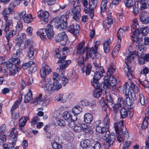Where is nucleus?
<instances>
[{"label":"nucleus","mask_w":149,"mask_h":149,"mask_svg":"<svg viewBox=\"0 0 149 149\" xmlns=\"http://www.w3.org/2000/svg\"><path fill=\"white\" fill-rule=\"evenodd\" d=\"M96 130L97 132L102 134V137L105 141L104 142L106 143L105 145L109 147L113 144L115 139V136L113 134H110L108 128L97 126Z\"/></svg>","instance_id":"f257e3e1"},{"label":"nucleus","mask_w":149,"mask_h":149,"mask_svg":"<svg viewBox=\"0 0 149 149\" xmlns=\"http://www.w3.org/2000/svg\"><path fill=\"white\" fill-rule=\"evenodd\" d=\"M131 30L133 34L131 35V39L135 41V39H137V35L141 33L144 36L146 35L149 32V29L147 26L140 28L139 26L137 19H134L131 26Z\"/></svg>","instance_id":"f03ea898"},{"label":"nucleus","mask_w":149,"mask_h":149,"mask_svg":"<svg viewBox=\"0 0 149 149\" xmlns=\"http://www.w3.org/2000/svg\"><path fill=\"white\" fill-rule=\"evenodd\" d=\"M123 127V120H121L118 123H115L114 124V128L116 132L118 134L117 136V141L119 143H121L124 140L127 139L129 136L127 130L125 131L124 133L122 131Z\"/></svg>","instance_id":"7ed1b4c3"},{"label":"nucleus","mask_w":149,"mask_h":149,"mask_svg":"<svg viewBox=\"0 0 149 149\" xmlns=\"http://www.w3.org/2000/svg\"><path fill=\"white\" fill-rule=\"evenodd\" d=\"M70 14V11H67L65 16L63 15L60 18H56L54 21V26L55 28L59 29L60 31L65 30L68 26L67 20Z\"/></svg>","instance_id":"20e7f679"},{"label":"nucleus","mask_w":149,"mask_h":149,"mask_svg":"<svg viewBox=\"0 0 149 149\" xmlns=\"http://www.w3.org/2000/svg\"><path fill=\"white\" fill-rule=\"evenodd\" d=\"M22 18H23L25 23L28 24L30 23L33 20V18L31 15L26 14V12L24 11L17 13L15 16V18L18 20H21Z\"/></svg>","instance_id":"39448f33"},{"label":"nucleus","mask_w":149,"mask_h":149,"mask_svg":"<svg viewBox=\"0 0 149 149\" xmlns=\"http://www.w3.org/2000/svg\"><path fill=\"white\" fill-rule=\"evenodd\" d=\"M133 47L132 45H130L128 47L127 51L126 52V55H128L125 59V62L126 63L132 61L134 58L136 56V51L132 52Z\"/></svg>","instance_id":"423d86ee"},{"label":"nucleus","mask_w":149,"mask_h":149,"mask_svg":"<svg viewBox=\"0 0 149 149\" xmlns=\"http://www.w3.org/2000/svg\"><path fill=\"white\" fill-rule=\"evenodd\" d=\"M39 86L45 90H52V84H51L50 79L49 78H43L39 83Z\"/></svg>","instance_id":"0eeeda50"},{"label":"nucleus","mask_w":149,"mask_h":149,"mask_svg":"<svg viewBox=\"0 0 149 149\" xmlns=\"http://www.w3.org/2000/svg\"><path fill=\"white\" fill-rule=\"evenodd\" d=\"M104 83L106 87L111 88V87L114 86L116 84V79L112 74L107 75L104 77Z\"/></svg>","instance_id":"6e6552de"},{"label":"nucleus","mask_w":149,"mask_h":149,"mask_svg":"<svg viewBox=\"0 0 149 149\" xmlns=\"http://www.w3.org/2000/svg\"><path fill=\"white\" fill-rule=\"evenodd\" d=\"M80 6L79 5L74 6L71 10L70 15L72 16L73 18L76 21L79 20L80 18Z\"/></svg>","instance_id":"1a4fd4ad"},{"label":"nucleus","mask_w":149,"mask_h":149,"mask_svg":"<svg viewBox=\"0 0 149 149\" xmlns=\"http://www.w3.org/2000/svg\"><path fill=\"white\" fill-rule=\"evenodd\" d=\"M22 35L21 37L19 36V39L16 42V45L19 47H20L22 49H25L27 46L30 45V41L29 40H27L25 42V43H23L22 39H24L25 37V35L24 34L21 33Z\"/></svg>","instance_id":"9d476101"},{"label":"nucleus","mask_w":149,"mask_h":149,"mask_svg":"<svg viewBox=\"0 0 149 149\" xmlns=\"http://www.w3.org/2000/svg\"><path fill=\"white\" fill-rule=\"evenodd\" d=\"M85 42L82 41L79 43L77 46V53L79 55H81L84 54L85 51L86 52V58L88 57V47L84 46Z\"/></svg>","instance_id":"9b49d317"},{"label":"nucleus","mask_w":149,"mask_h":149,"mask_svg":"<svg viewBox=\"0 0 149 149\" xmlns=\"http://www.w3.org/2000/svg\"><path fill=\"white\" fill-rule=\"evenodd\" d=\"M37 14L39 18L41 21L46 23L48 22L49 14L47 11L40 10L38 12Z\"/></svg>","instance_id":"f8f14e48"},{"label":"nucleus","mask_w":149,"mask_h":149,"mask_svg":"<svg viewBox=\"0 0 149 149\" xmlns=\"http://www.w3.org/2000/svg\"><path fill=\"white\" fill-rule=\"evenodd\" d=\"M51 72L50 67L45 63H43L40 71V76L42 78H46V76Z\"/></svg>","instance_id":"ddd939ff"},{"label":"nucleus","mask_w":149,"mask_h":149,"mask_svg":"<svg viewBox=\"0 0 149 149\" xmlns=\"http://www.w3.org/2000/svg\"><path fill=\"white\" fill-rule=\"evenodd\" d=\"M129 88L130 89V94L132 97L133 98V100L136 99V94L134 93V90L136 89L135 85L130 80V79H129V80L127 82Z\"/></svg>","instance_id":"4468645a"},{"label":"nucleus","mask_w":149,"mask_h":149,"mask_svg":"<svg viewBox=\"0 0 149 149\" xmlns=\"http://www.w3.org/2000/svg\"><path fill=\"white\" fill-rule=\"evenodd\" d=\"M66 58V56H63V57L59 59L57 62L59 64L60 67L61 68L65 69L71 63V61L70 60L65 61Z\"/></svg>","instance_id":"2eb2a0df"},{"label":"nucleus","mask_w":149,"mask_h":149,"mask_svg":"<svg viewBox=\"0 0 149 149\" xmlns=\"http://www.w3.org/2000/svg\"><path fill=\"white\" fill-rule=\"evenodd\" d=\"M79 25L77 24H72L69 26L68 30L70 33L77 36L79 34Z\"/></svg>","instance_id":"dca6fc26"},{"label":"nucleus","mask_w":149,"mask_h":149,"mask_svg":"<svg viewBox=\"0 0 149 149\" xmlns=\"http://www.w3.org/2000/svg\"><path fill=\"white\" fill-rule=\"evenodd\" d=\"M146 75L141 73L138 81V83H140L143 86L147 88L149 87V82L146 80Z\"/></svg>","instance_id":"f3484780"},{"label":"nucleus","mask_w":149,"mask_h":149,"mask_svg":"<svg viewBox=\"0 0 149 149\" xmlns=\"http://www.w3.org/2000/svg\"><path fill=\"white\" fill-rule=\"evenodd\" d=\"M46 35L49 39L54 37V32L53 30V27L51 24H48L46 28Z\"/></svg>","instance_id":"a211bd4d"},{"label":"nucleus","mask_w":149,"mask_h":149,"mask_svg":"<svg viewBox=\"0 0 149 149\" xmlns=\"http://www.w3.org/2000/svg\"><path fill=\"white\" fill-rule=\"evenodd\" d=\"M127 63L126 65L124 68V71L126 74V76L129 79L131 78H134V75H133V71L132 70L130 67L128 65Z\"/></svg>","instance_id":"6ab92c4d"},{"label":"nucleus","mask_w":149,"mask_h":149,"mask_svg":"<svg viewBox=\"0 0 149 149\" xmlns=\"http://www.w3.org/2000/svg\"><path fill=\"white\" fill-rule=\"evenodd\" d=\"M9 29L8 28L5 29H2L6 33V37L7 40V41H10V38L12 37L16 33V31H15L12 30L10 31Z\"/></svg>","instance_id":"aec40b11"},{"label":"nucleus","mask_w":149,"mask_h":149,"mask_svg":"<svg viewBox=\"0 0 149 149\" xmlns=\"http://www.w3.org/2000/svg\"><path fill=\"white\" fill-rule=\"evenodd\" d=\"M100 70L98 69L96 70L95 72L94 75L93 79L98 80L101 78V77L103 76V74L104 73V70L103 67L100 68Z\"/></svg>","instance_id":"412c9836"},{"label":"nucleus","mask_w":149,"mask_h":149,"mask_svg":"<svg viewBox=\"0 0 149 149\" xmlns=\"http://www.w3.org/2000/svg\"><path fill=\"white\" fill-rule=\"evenodd\" d=\"M97 49L93 47H92L88 52V50H87V52H88V57L89 56L91 58H94L97 56H100V54L97 53Z\"/></svg>","instance_id":"4be33fe9"},{"label":"nucleus","mask_w":149,"mask_h":149,"mask_svg":"<svg viewBox=\"0 0 149 149\" xmlns=\"http://www.w3.org/2000/svg\"><path fill=\"white\" fill-rule=\"evenodd\" d=\"M98 80L92 79L91 84L95 89H101L102 88L103 89L106 87V86L104 82H103L100 85L98 82Z\"/></svg>","instance_id":"5701e85b"},{"label":"nucleus","mask_w":149,"mask_h":149,"mask_svg":"<svg viewBox=\"0 0 149 149\" xmlns=\"http://www.w3.org/2000/svg\"><path fill=\"white\" fill-rule=\"evenodd\" d=\"M68 98L67 96H64L63 94L61 93L57 95L55 97V100L57 102H60L64 103L66 102Z\"/></svg>","instance_id":"b1692460"},{"label":"nucleus","mask_w":149,"mask_h":149,"mask_svg":"<svg viewBox=\"0 0 149 149\" xmlns=\"http://www.w3.org/2000/svg\"><path fill=\"white\" fill-rule=\"evenodd\" d=\"M113 24V19L111 16L107 17L106 19L103 22V26L105 28H109Z\"/></svg>","instance_id":"393cba45"},{"label":"nucleus","mask_w":149,"mask_h":149,"mask_svg":"<svg viewBox=\"0 0 149 149\" xmlns=\"http://www.w3.org/2000/svg\"><path fill=\"white\" fill-rule=\"evenodd\" d=\"M8 68H9L10 74L11 75H15L20 70L19 68L15 65H11L10 67H8Z\"/></svg>","instance_id":"a878e982"},{"label":"nucleus","mask_w":149,"mask_h":149,"mask_svg":"<svg viewBox=\"0 0 149 149\" xmlns=\"http://www.w3.org/2000/svg\"><path fill=\"white\" fill-rule=\"evenodd\" d=\"M45 29H38L36 32L37 35L39 36L41 39L43 40H46Z\"/></svg>","instance_id":"bb28decb"},{"label":"nucleus","mask_w":149,"mask_h":149,"mask_svg":"<svg viewBox=\"0 0 149 149\" xmlns=\"http://www.w3.org/2000/svg\"><path fill=\"white\" fill-rule=\"evenodd\" d=\"M92 67L91 65L89 63L87 64L86 66L82 67L81 68L82 72L83 73H85L86 75H88L90 74L91 71Z\"/></svg>","instance_id":"cd10ccee"},{"label":"nucleus","mask_w":149,"mask_h":149,"mask_svg":"<svg viewBox=\"0 0 149 149\" xmlns=\"http://www.w3.org/2000/svg\"><path fill=\"white\" fill-rule=\"evenodd\" d=\"M67 36L64 32H61L58 34L56 37V42H59L62 40L66 41L67 40Z\"/></svg>","instance_id":"c85d7f7f"},{"label":"nucleus","mask_w":149,"mask_h":149,"mask_svg":"<svg viewBox=\"0 0 149 149\" xmlns=\"http://www.w3.org/2000/svg\"><path fill=\"white\" fill-rule=\"evenodd\" d=\"M93 119L92 114L89 113H86L84 115V120L87 123H90Z\"/></svg>","instance_id":"c756f323"},{"label":"nucleus","mask_w":149,"mask_h":149,"mask_svg":"<svg viewBox=\"0 0 149 149\" xmlns=\"http://www.w3.org/2000/svg\"><path fill=\"white\" fill-rule=\"evenodd\" d=\"M111 40L109 38L107 39L103 44V48L104 52L108 53L109 51L110 47L109 45L111 42Z\"/></svg>","instance_id":"7c9ffc66"},{"label":"nucleus","mask_w":149,"mask_h":149,"mask_svg":"<svg viewBox=\"0 0 149 149\" xmlns=\"http://www.w3.org/2000/svg\"><path fill=\"white\" fill-rule=\"evenodd\" d=\"M129 28V27H124L123 28H120L119 29L117 32V38H122L123 37L125 34V31L128 30Z\"/></svg>","instance_id":"2f4dec72"},{"label":"nucleus","mask_w":149,"mask_h":149,"mask_svg":"<svg viewBox=\"0 0 149 149\" xmlns=\"http://www.w3.org/2000/svg\"><path fill=\"white\" fill-rule=\"evenodd\" d=\"M82 111V108L79 105L75 106L72 109V112L75 116L79 114Z\"/></svg>","instance_id":"473e14b6"},{"label":"nucleus","mask_w":149,"mask_h":149,"mask_svg":"<svg viewBox=\"0 0 149 149\" xmlns=\"http://www.w3.org/2000/svg\"><path fill=\"white\" fill-rule=\"evenodd\" d=\"M10 63L8 64V67H10L11 65H18L20 63V60L17 58H13L10 59Z\"/></svg>","instance_id":"72a5a7b5"},{"label":"nucleus","mask_w":149,"mask_h":149,"mask_svg":"<svg viewBox=\"0 0 149 149\" xmlns=\"http://www.w3.org/2000/svg\"><path fill=\"white\" fill-rule=\"evenodd\" d=\"M116 72V68L114 64H111L108 69L107 73V75L112 74H114Z\"/></svg>","instance_id":"f704fd0d"},{"label":"nucleus","mask_w":149,"mask_h":149,"mask_svg":"<svg viewBox=\"0 0 149 149\" xmlns=\"http://www.w3.org/2000/svg\"><path fill=\"white\" fill-rule=\"evenodd\" d=\"M4 19L6 22V24L5 25L2 26V29H5L6 28L9 29V27L12 24V20L8 19V17H4Z\"/></svg>","instance_id":"c9c22d12"},{"label":"nucleus","mask_w":149,"mask_h":149,"mask_svg":"<svg viewBox=\"0 0 149 149\" xmlns=\"http://www.w3.org/2000/svg\"><path fill=\"white\" fill-rule=\"evenodd\" d=\"M107 0L102 1L100 6V12L102 13L105 11H107L108 10L107 7Z\"/></svg>","instance_id":"e433bc0d"},{"label":"nucleus","mask_w":149,"mask_h":149,"mask_svg":"<svg viewBox=\"0 0 149 149\" xmlns=\"http://www.w3.org/2000/svg\"><path fill=\"white\" fill-rule=\"evenodd\" d=\"M123 93L125 94V97H126L127 95L129 96L130 93V89L128 87L127 82H125L123 85Z\"/></svg>","instance_id":"4c0bfd02"},{"label":"nucleus","mask_w":149,"mask_h":149,"mask_svg":"<svg viewBox=\"0 0 149 149\" xmlns=\"http://www.w3.org/2000/svg\"><path fill=\"white\" fill-rule=\"evenodd\" d=\"M9 135L13 139V140L16 139V140H17V132L15 128H13L10 131Z\"/></svg>","instance_id":"58836bf2"},{"label":"nucleus","mask_w":149,"mask_h":149,"mask_svg":"<svg viewBox=\"0 0 149 149\" xmlns=\"http://www.w3.org/2000/svg\"><path fill=\"white\" fill-rule=\"evenodd\" d=\"M13 12V10L12 9V8L8 7L5 8L2 12L3 17H9V14Z\"/></svg>","instance_id":"ea45409f"},{"label":"nucleus","mask_w":149,"mask_h":149,"mask_svg":"<svg viewBox=\"0 0 149 149\" xmlns=\"http://www.w3.org/2000/svg\"><path fill=\"white\" fill-rule=\"evenodd\" d=\"M84 124H81L78 123L75 125L73 129L74 131L77 132H79L82 131Z\"/></svg>","instance_id":"a19ab883"},{"label":"nucleus","mask_w":149,"mask_h":149,"mask_svg":"<svg viewBox=\"0 0 149 149\" xmlns=\"http://www.w3.org/2000/svg\"><path fill=\"white\" fill-rule=\"evenodd\" d=\"M103 89L102 88L101 89H95L93 93L94 97L96 98L99 97L102 94Z\"/></svg>","instance_id":"79ce46f5"},{"label":"nucleus","mask_w":149,"mask_h":149,"mask_svg":"<svg viewBox=\"0 0 149 149\" xmlns=\"http://www.w3.org/2000/svg\"><path fill=\"white\" fill-rule=\"evenodd\" d=\"M63 117L65 120L68 121L72 119L71 115L68 111H65L63 114Z\"/></svg>","instance_id":"37998d69"},{"label":"nucleus","mask_w":149,"mask_h":149,"mask_svg":"<svg viewBox=\"0 0 149 149\" xmlns=\"http://www.w3.org/2000/svg\"><path fill=\"white\" fill-rule=\"evenodd\" d=\"M61 87V84L58 82V81H54L52 84V90H58L60 89Z\"/></svg>","instance_id":"c03bdc74"},{"label":"nucleus","mask_w":149,"mask_h":149,"mask_svg":"<svg viewBox=\"0 0 149 149\" xmlns=\"http://www.w3.org/2000/svg\"><path fill=\"white\" fill-rule=\"evenodd\" d=\"M83 127L82 130H83L85 133L88 134H91L93 133V131L89 128V127L88 125L85 124L83 125Z\"/></svg>","instance_id":"a18cd8bd"},{"label":"nucleus","mask_w":149,"mask_h":149,"mask_svg":"<svg viewBox=\"0 0 149 149\" xmlns=\"http://www.w3.org/2000/svg\"><path fill=\"white\" fill-rule=\"evenodd\" d=\"M103 123L104 126L108 128L109 126L110 122V120L107 114L106 115L105 117L104 118Z\"/></svg>","instance_id":"49530a36"},{"label":"nucleus","mask_w":149,"mask_h":149,"mask_svg":"<svg viewBox=\"0 0 149 149\" xmlns=\"http://www.w3.org/2000/svg\"><path fill=\"white\" fill-rule=\"evenodd\" d=\"M144 46L143 45H140L138 47V50L137 52L136 51V56H141L143 54V51H144Z\"/></svg>","instance_id":"de8ad7c7"},{"label":"nucleus","mask_w":149,"mask_h":149,"mask_svg":"<svg viewBox=\"0 0 149 149\" xmlns=\"http://www.w3.org/2000/svg\"><path fill=\"white\" fill-rule=\"evenodd\" d=\"M90 140L86 139L84 140L81 142L80 145L83 148H86L89 146L90 144Z\"/></svg>","instance_id":"09e8293b"},{"label":"nucleus","mask_w":149,"mask_h":149,"mask_svg":"<svg viewBox=\"0 0 149 149\" xmlns=\"http://www.w3.org/2000/svg\"><path fill=\"white\" fill-rule=\"evenodd\" d=\"M120 114L122 118H125L127 116L128 111L126 109L123 108L120 110Z\"/></svg>","instance_id":"8fccbe9b"},{"label":"nucleus","mask_w":149,"mask_h":149,"mask_svg":"<svg viewBox=\"0 0 149 149\" xmlns=\"http://www.w3.org/2000/svg\"><path fill=\"white\" fill-rule=\"evenodd\" d=\"M97 0H91L89 2V6L90 8L95 9L97 6Z\"/></svg>","instance_id":"3c124183"},{"label":"nucleus","mask_w":149,"mask_h":149,"mask_svg":"<svg viewBox=\"0 0 149 149\" xmlns=\"http://www.w3.org/2000/svg\"><path fill=\"white\" fill-rule=\"evenodd\" d=\"M139 97V101L141 105H143L147 102V100L145 99L144 96L142 94L140 93Z\"/></svg>","instance_id":"603ef678"},{"label":"nucleus","mask_w":149,"mask_h":149,"mask_svg":"<svg viewBox=\"0 0 149 149\" xmlns=\"http://www.w3.org/2000/svg\"><path fill=\"white\" fill-rule=\"evenodd\" d=\"M27 117H24L21 118L19 120V126H24L27 121L28 120Z\"/></svg>","instance_id":"864d4df0"},{"label":"nucleus","mask_w":149,"mask_h":149,"mask_svg":"<svg viewBox=\"0 0 149 149\" xmlns=\"http://www.w3.org/2000/svg\"><path fill=\"white\" fill-rule=\"evenodd\" d=\"M32 98V93L31 91H29L25 96L24 102H28Z\"/></svg>","instance_id":"5fc2aeb1"},{"label":"nucleus","mask_w":149,"mask_h":149,"mask_svg":"<svg viewBox=\"0 0 149 149\" xmlns=\"http://www.w3.org/2000/svg\"><path fill=\"white\" fill-rule=\"evenodd\" d=\"M121 47V45H117L114 48L113 52V55L114 56H116L117 55L119 52V51L120 49V48Z\"/></svg>","instance_id":"6e6d98bb"},{"label":"nucleus","mask_w":149,"mask_h":149,"mask_svg":"<svg viewBox=\"0 0 149 149\" xmlns=\"http://www.w3.org/2000/svg\"><path fill=\"white\" fill-rule=\"evenodd\" d=\"M106 95V97L107 101L109 103L112 104L113 101V99L111 97L109 93L107 92L106 91H105Z\"/></svg>","instance_id":"4d7b16f0"},{"label":"nucleus","mask_w":149,"mask_h":149,"mask_svg":"<svg viewBox=\"0 0 149 149\" xmlns=\"http://www.w3.org/2000/svg\"><path fill=\"white\" fill-rule=\"evenodd\" d=\"M93 64L96 69V70H97L98 69L100 70V68L103 67L101 66L99 59H97V60H94L93 62Z\"/></svg>","instance_id":"13d9d810"},{"label":"nucleus","mask_w":149,"mask_h":149,"mask_svg":"<svg viewBox=\"0 0 149 149\" xmlns=\"http://www.w3.org/2000/svg\"><path fill=\"white\" fill-rule=\"evenodd\" d=\"M3 64L4 67L5 68V69H8V64L7 63L5 62V59L4 57L0 56V65Z\"/></svg>","instance_id":"bf43d9fd"},{"label":"nucleus","mask_w":149,"mask_h":149,"mask_svg":"<svg viewBox=\"0 0 149 149\" xmlns=\"http://www.w3.org/2000/svg\"><path fill=\"white\" fill-rule=\"evenodd\" d=\"M117 103L120 107H123L126 104L125 101H124L122 97L119 98L117 101Z\"/></svg>","instance_id":"052dcab7"},{"label":"nucleus","mask_w":149,"mask_h":149,"mask_svg":"<svg viewBox=\"0 0 149 149\" xmlns=\"http://www.w3.org/2000/svg\"><path fill=\"white\" fill-rule=\"evenodd\" d=\"M94 9L90 8V7L89 9L86 8L84 9V11L85 12L89 14L91 18H92L94 16Z\"/></svg>","instance_id":"680f3d73"},{"label":"nucleus","mask_w":149,"mask_h":149,"mask_svg":"<svg viewBox=\"0 0 149 149\" xmlns=\"http://www.w3.org/2000/svg\"><path fill=\"white\" fill-rule=\"evenodd\" d=\"M33 47L31 46L28 51L27 54L29 58L31 59H32L33 58Z\"/></svg>","instance_id":"e2e57ef3"},{"label":"nucleus","mask_w":149,"mask_h":149,"mask_svg":"<svg viewBox=\"0 0 149 149\" xmlns=\"http://www.w3.org/2000/svg\"><path fill=\"white\" fill-rule=\"evenodd\" d=\"M33 63V61H29L27 63H23L22 65V68L24 70H26L28 68H29V66L31 65V64Z\"/></svg>","instance_id":"0e129e2a"},{"label":"nucleus","mask_w":149,"mask_h":149,"mask_svg":"<svg viewBox=\"0 0 149 149\" xmlns=\"http://www.w3.org/2000/svg\"><path fill=\"white\" fill-rule=\"evenodd\" d=\"M52 115L56 119H59L61 116L60 112L56 110L54 111Z\"/></svg>","instance_id":"69168bd1"},{"label":"nucleus","mask_w":149,"mask_h":149,"mask_svg":"<svg viewBox=\"0 0 149 149\" xmlns=\"http://www.w3.org/2000/svg\"><path fill=\"white\" fill-rule=\"evenodd\" d=\"M40 121V118L38 116H35L32 119V121L31 122V125H34L35 124H37L38 123V122Z\"/></svg>","instance_id":"338daca9"},{"label":"nucleus","mask_w":149,"mask_h":149,"mask_svg":"<svg viewBox=\"0 0 149 149\" xmlns=\"http://www.w3.org/2000/svg\"><path fill=\"white\" fill-rule=\"evenodd\" d=\"M19 21L17 22V24L16 26V28L17 30L18 31H21L22 29L23 25L22 22L20 21Z\"/></svg>","instance_id":"774afa93"}]
</instances>
